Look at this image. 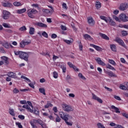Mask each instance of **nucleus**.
I'll return each mask as SVG.
<instances>
[{
  "label": "nucleus",
  "instance_id": "obj_1",
  "mask_svg": "<svg viewBox=\"0 0 128 128\" xmlns=\"http://www.w3.org/2000/svg\"><path fill=\"white\" fill-rule=\"evenodd\" d=\"M30 124L32 126V128H38L36 126V124H40L42 128H46V125L42 122V120H33L32 121L30 122Z\"/></svg>",
  "mask_w": 128,
  "mask_h": 128
},
{
  "label": "nucleus",
  "instance_id": "obj_2",
  "mask_svg": "<svg viewBox=\"0 0 128 128\" xmlns=\"http://www.w3.org/2000/svg\"><path fill=\"white\" fill-rule=\"evenodd\" d=\"M60 118L63 120L68 126H72V124L68 122V118H70L69 114H66L62 112H60Z\"/></svg>",
  "mask_w": 128,
  "mask_h": 128
},
{
  "label": "nucleus",
  "instance_id": "obj_3",
  "mask_svg": "<svg viewBox=\"0 0 128 128\" xmlns=\"http://www.w3.org/2000/svg\"><path fill=\"white\" fill-rule=\"evenodd\" d=\"M114 42H116L120 46H122L123 48H126H126H128V46H126V44H124V40H122L120 38L116 37L114 40Z\"/></svg>",
  "mask_w": 128,
  "mask_h": 128
},
{
  "label": "nucleus",
  "instance_id": "obj_4",
  "mask_svg": "<svg viewBox=\"0 0 128 128\" xmlns=\"http://www.w3.org/2000/svg\"><path fill=\"white\" fill-rule=\"evenodd\" d=\"M19 58L22 60H24L26 62H28V52L21 51Z\"/></svg>",
  "mask_w": 128,
  "mask_h": 128
},
{
  "label": "nucleus",
  "instance_id": "obj_5",
  "mask_svg": "<svg viewBox=\"0 0 128 128\" xmlns=\"http://www.w3.org/2000/svg\"><path fill=\"white\" fill-rule=\"evenodd\" d=\"M62 108L65 112H73L74 108L68 105L67 104H62Z\"/></svg>",
  "mask_w": 128,
  "mask_h": 128
},
{
  "label": "nucleus",
  "instance_id": "obj_6",
  "mask_svg": "<svg viewBox=\"0 0 128 128\" xmlns=\"http://www.w3.org/2000/svg\"><path fill=\"white\" fill-rule=\"evenodd\" d=\"M38 14V10H36L35 9L28 10V16H29V18H34V14Z\"/></svg>",
  "mask_w": 128,
  "mask_h": 128
},
{
  "label": "nucleus",
  "instance_id": "obj_7",
  "mask_svg": "<svg viewBox=\"0 0 128 128\" xmlns=\"http://www.w3.org/2000/svg\"><path fill=\"white\" fill-rule=\"evenodd\" d=\"M119 20L123 22H128V17L126 14H122L119 16Z\"/></svg>",
  "mask_w": 128,
  "mask_h": 128
},
{
  "label": "nucleus",
  "instance_id": "obj_8",
  "mask_svg": "<svg viewBox=\"0 0 128 128\" xmlns=\"http://www.w3.org/2000/svg\"><path fill=\"white\" fill-rule=\"evenodd\" d=\"M10 13L6 10H3L2 18L4 20H8L10 18Z\"/></svg>",
  "mask_w": 128,
  "mask_h": 128
},
{
  "label": "nucleus",
  "instance_id": "obj_9",
  "mask_svg": "<svg viewBox=\"0 0 128 128\" xmlns=\"http://www.w3.org/2000/svg\"><path fill=\"white\" fill-rule=\"evenodd\" d=\"M128 8V3H122L120 4V6L119 8L120 10H126V8Z\"/></svg>",
  "mask_w": 128,
  "mask_h": 128
},
{
  "label": "nucleus",
  "instance_id": "obj_10",
  "mask_svg": "<svg viewBox=\"0 0 128 128\" xmlns=\"http://www.w3.org/2000/svg\"><path fill=\"white\" fill-rule=\"evenodd\" d=\"M92 100H97L100 104H102V100L96 96L94 93H92Z\"/></svg>",
  "mask_w": 128,
  "mask_h": 128
},
{
  "label": "nucleus",
  "instance_id": "obj_11",
  "mask_svg": "<svg viewBox=\"0 0 128 128\" xmlns=\"http://www.w3.org/2000/svg\"><path fill=\"white\" fill-rule=\"evenodd\" d=\"M2 62H4L5 66H8L10 62H8V58L6 56H3L1 57Z\"/></svg>",
  "mask_w": 128,
  "mask_h": 128
},
{
  "label": "nucleus",
  "instance_id": "obj_12",
  "mask_svg": "<svg viewBox=\"0 0 128 128\" xmlns=\"http://www.w3.org/2000/svg\"><path fill=\"white\" fill-rule=\"evenodd\" d=\"M30 44V42H25L24 40H22L20 43V48H24L26 46H28V44Z\"/></svg>",
  "mask_w": 128,
  "mask_h": 128
},
{
  "label": "nucleus",
  "instance_id": "obj_13",
  "mask_svg": "<svg viewBox=\"0 0 128 128\" xmlns=\"http://www.w3.org/2000/svg\"><path fill=\"white\" fill-rule=\"evenodd\" d=\"M90 46H92V48H95V50H98V52L102 51V48L100 47L99 46L94 45V44H90Z\"/></svg>",
  "mask_w": 128,
  "mask_h": 128
},
{
  "label": "nucleus",
  "instance_id": "obj_14",
  "mask_svg": "<svg viewBox=\"0 0 128 128\" xmlns=\"http://www.w3.org/2000/svg\"><path fill=\"white\" fill-rule=\"evenodd\" d=\"M9 76V78H14L16 76V73H14V72H9L6 75H2L3 76Z\"/></svg>",
  "mask_w": 128,
  "mask_h": 128
},
{
  "label": "nucleus",
  "instance_id": "obj_15",
  "mask_svg": "<svg viewBox=\"0 0 128 128\" xmlns=\"http://www.w3.org/2000/svg\"><path fill=\"white\" fill-rule=\"evenodd\" d=\"M95 60L98 62V64H100V66H106V63L102 62V60H100V58H97Z\"/></svg>",
  "mask_w": 128,
  "mask_h": 128
},
{
  "label": "nucleus",
  "instance_id": "obj_16",
  "mask_svg": "<svg viewBox=\"0 0 128 128\" xmlns=\"http://www.w3.org/2000/svg\"><path fill=\"white\" fill-rule=\"evenodd\" d=\"M99 35L102 38H104V40H110V38L106 34H104L102 33H99Z\"/></svg>",
  "mask_w": 128,
  "mask_h": 128
},
{
  "label": "nucleus",
  "instance_id": "obj_17",
  "mask_svg": "<svg viewBox=\"0 0 128 128\" xmlns=\"http://www.w3.org/2000/svg\"><path fill=\"white\" fill-rule=\"evenodd\" d=\"M88 22L91 26H94V20L92 19V18L89 17L88 19Z\"/></svg>",
  "mask_w": 128,
  "mask_h": 128
},
{
  "label": "nucleus",
  "instance_id": "obj_18",
  "mask_svg": "<svg viewBox=\"0 0 128 128\" xmlns=\"http://www.w3.org/2000/svg\"><path fill=\"white\" fill-rule=\"evenodd\" d=\"M83 36L86 40H92V38L88 34H85L83 35Z\"/></svg>",
  "mask_w": 128,
  "mask_h": 128
},
{
  "label": "nucleus",
  "instance_id": "obj_19",
  "mask_svg": "<svg viewBox=\"0 0 128 128\" xmlns=\"http://www.w3.org/2000/svg\"><path fill=\"white\" fill-rule=\"evenodd\" d=\"M36 26H40V28H48V26L42 22H37L36 24Z\"/></svg>",
  "mask_w": 128,
  "mask_h": 128
},
{
  "label": "nucleus",
  "instance_id": "obj_20",
  "mask_svg": "<svg viewBox=\"0 0 128 128\" xmlns=\"http://www.w3.org/2000/svg\"><path fill=\"white\" fill-rule=\"evenodd\" d=\"M3 6H4L5 8H12V4L10 2H6V3H3L2 4Z\"/></svg>",
  "mask_w": 128,
  "mask_h": 128
},
{
  "label": "nucleus",
  "instance_id": "obj_21",
  "mask_svg": "<svg viewBox=\"0 0 128 128\" xmlns=\"http://www.w3.org/2000/svg\"><path fill=\"white\" fill-rule=\"evenodd\" d=\"M104 72L106 74H108L110 76H115V74L112 72V71H106L105 70Z\"/></svg>",
  "mask_w": 128,
  "mask_h": 128
},
{
  "label": "nucleus",
  "instance_id": "obj_22",
  "mask_svg": "<svg viewBox=\"0 0 128 128\" xmlns=\"http://www.w3.org/2000/svg\"><path fill=\"white\" fill-rule=\"evenodd\" d=\"M42 12L44 14H52V12L50 10L48 9L42 8Z\"/></svg>",
  "mask_w": 128,
  "mask_h": 128
},
{
  "label": "nucleus",
  "instance_id": "obj_23",
  "mask_svg": "<svg viewBox=\"0 0 128 128\" xmlns=\"http://www.w3.org/2000/svg\"><path fill=\"white\" fill-rule=\"evenodd\" d=\"M110 48L112 52H116V44H113L110 45Z\"/></svg>",
  "mask_w": 128,
  "mask_h": 128
},
{
  "label": "nucleus",
  "instance_id": "obj_24",
  "mask_svg": "<svg viewBox=\"0 0 128 128\" xmlns=\"http://www.w3.org/2000/svg\"><path fill=\"white\" fill-rule=\"evenodd\" d=\"M112 108L113 110H114L116 114L120 113V109H118V108L114 106H112Z\"/></svg>",
  "mask_w": 128,
  "mask_h": 128
},
{
  "label": "nucleus",
  "instance_id": "obj_25",
  "mask_svg": "<svg viewBox=\"0 0 128 128\" xmlns=\"http://www.w3.org/2000/svg\"><path fill=\"white\" fill-rule=\"evenodd\" d=\"M109 24H110V26H116V22H114L110 18H109Z\"/></svg>",
  "mask_w": 128,
  "mask_h": 128
},
{
  "label": "nucleus",
  "instance_id": "obj_26",
  "mask_svg": "<svg viewBox=\"0 0 128 128\" xmlns=\"http://www.w3.org/2000/svg\"><path fill=\"white\" fill-rule=\"evenodd\" d=\"M29 34L31 35L34 34V28L30 27V28Z\"/></svg>",
  "mask_w": 128,
  "mask_h": 128
},
{
  "label": "nucleus",
  "instance_id": "obj_27",
  "mask_svg": "<svg viewBox=\"0 0 128 128\" xmlns=\"http://www.w3.org/2000/svg\"><path fill=\"white\" fill-rule=\"evenodd\" d=\"M61 68L62 69V72L65 73L66 72V64H63L60 66Z\"/></svg>",
  "mask_w": 128,
  "mask_h": 128
},
{
  "label": "nucleus",
  "instance_id": "obj_28",
  "mask_svg": "<svg viewBox=\"0 0 128 128\" xmlns=\"http://www.w3.org/2000/svg\"><path fill=\"white\" fill-rule=\"evenodd\" d=\"M26 12V8H22V9L18 10H17L18 14H22L24 12Z\"/></svg>",
  "mask_w": 128,
  "mask_h": 128
},
{
  "label": "nucleus",
  "instance_id": "obj_29",
  "mask_svg": "<svg viewBox=\"0 0 128 128\" xmlns=\"http://www.w3.org/2000/svg\"><path fill=\"white\" fill-rule=\"evenodd\" d=\"M39 92H40V94H42L46 96V90H44V88H40Z\"/></svg>",
  "mask_w": 128,
  "mask_h": 128
},
{
  "label": "nucleus",
  "instance_id": "obj_30",
  "mask_svg": "<svg viewBox=\"0 0 128 128\" xmlns=\"http://www.w3.org/2000/svg\"><path fill=\"white\" fill-rule=\"evenodd\" d=\"M2 46H4L6 48H10V46L8 45V42H4L2 44Z\"/></svg>",
  "mask_w": 128,
  "mask_h": 128
},
{
  "label": "nucleus",
  "instance_id": "obj_31",
  "mask_svg": "<svg viewBox=\"0 0 128 128\" xmlns=\"http://www.w3.org/2000/svg\"><path fill=\"white\" fill-rule=\"evenodd\" d=\"M9 113L11 114V116H16L14 109H10Z\"/></svg>",
  "mask_w": 128,
  "mask_h": 128
},
{
  "label": "nucleus",
  "instance_id": "obj_32",
  "mask_svg": "<svg viewBox=\"0 0 128 128\" xmlns=\"http://www.w3.org/2000/svg\"><path fill=\"white\" fill-rule=\"evenodd\" d=\"M78 76L80 78H82V80H86V77L83 76L82 73H79Z\"/></svg>",
  "mask_w": 128,
  "mask_h": 128
},
{
  "label": "nucleus",
  "instance_id": "obj_33",
  "mask_svg": "<svg viewBox=\"0 0 128 128\" xmlns=\"http://www.w3.org/2000/svg\"><path fill=\"white\" fill-rule=\"evenodd\" d=\"M106 68H109V70H116V68L112 66L110 64H108L106 66Z\"/></svg>",
  "mask_w": 128,
  "mask_h": 128
},
{
  "label": "nucleus",
  "instance_id": "obj_34",
  "mask_svg": "<svg viewBox=\"0 0 128 128\" xmlns=\"http://www.w3.org/2000/svg\"><path fill=\"white\" fill-rule=\"evenodd\" d=\"M100 18L108 23V18L106 16H100Z\"/></svg>",
  "mask_w": 128,
  "mask_h": 128
},
{
  "label": "nucleus",
  "instance_id": "obj_35",
  "mask_svg": "<svg viewBox=\"0 0 128 128\" xmlns=\"http://www.w3.org/2000/svg\"><path fill=\"white\" fill-rule=\"evenodd\" d=\"M64 42H66L68 44H72L74 42V40L72 39V40H64Z\"/></svg>",
  "mask_w": 128,
  "mask_h": 128
},
{
  "label": "nucleus",
  "instance_id": "obj_36",
  "mask_svg": "<svg viewBox=\"0 0 128 128\" xmlns=\"http://www.w3.org/2000/svg\"><path fill=\"white\" fill-rule=\"evenodd\" d=\"M26 110H27L28 112H34V109L32 110V108H30V107L28 105H27L26 107Z\"/></svg>",
  "mask_w": 128,
  "mask_h": 128
},
{
  "label": "nucleus",
  "instance_id": "obj_37",
  "mask_svg": "<svg viewBox=\"0 0 128 128\" xmlns=\"http://www.w3.org/2000/svg\"><path fill=\"white\" fill-rule=\"evenodd\" d=\"M21 78H24V80H27V82H32V81H30V80L28 79V78L26 76H21Z\"/></svg>",
  "mask_w": 128,
  "mask_h": 128
},
{
  "label": "nucleus",
  "instance_id": "obj_38",
  "mask_svg": "<svg viewBox=\"0 0 128 128\" xmlns=\"http://www.w3.org/2000/svg\"><path fill=\"white\" fill-rule=\"evenodd\" d=\"M21 78H24V80H27V82H32V81H30V80L28 79V78L26 76H21Z\"/></svg>",
  "mask_w": 128,
  "mask_h": 128
},
{
  "label": "nucleus",
  "instance_id": "obj_39",
  "mask_svg": "<svg viewBox=\"0 0 128 128\" xmlns=\"http://www.w3.org/2000/svg\"><path fill=\"white\" fill-rule=\"evenodd\" d=\"M21 78H24V80H27V82H32V81H30V80L28 79V78L26 76H21Z\"/></svg>",
  "mask_w": 128,
  "mask_h": 128
},
{
  "label": "nucleus",
  "instance_id": "obj_40",
  "mask_svg": "<svg viewBox=\"0 0 128 128\" xmlns=\"http://www.w3.org/2000/svg\"><path fill=\"white\" fill-rule=\"evenodd\" d=\"M21 78H24V80H27V82H32V81H30V80L28 79V78L26 76H21Z\"/></svg>",
  "mask_w": 128,
  "mask_h": 128
},
{
  "label": "nucleus",
  "instance_id": "obj_41",
  "mask_svg": "<svg viewBox=\"0 0 128 128\" xmlns=\"http://www.w3.org/2000/svg\"><path fill=\"white\" fill-rule=\"evenodd\" d=\"M42 34L43 36H44V38H48V33H46V32H43Z\"/></svg>",
  "mask_w": 128,
  "mask_h": 128
},
{
  "label": "nucleus",
  "instance_id": "obj_42",
  "mask_svg": "<svg viewBox=\"0 0 128 128\" xmlns=\"http://www.w3.org/2000/svg\"><path fill=\"white\" fill-rule=\"evenodd\" d=\"M50 106H52V104L48 102L46 105L44 106V108H48Z\"/></svg>",
  "mask_w": 128,
  "mask_h": 128
},
{
  "label": "nucleus",
  "instance_id": "obj_43",
  "mask_svg": "<svg viewBox=\"0 0 128 128\" xmlns=\"http://www.w3.org/2000/svg\"><path fill=\"white\" fill-rule=\"evenodd\" d=\"M96 8H97V10L100 8V7L102 6L100 5V2H97V3L96 4Z\"/></svg>",
  "mask_w": 128,
  "mask_h": 128
},
{
  "label": "nucleus",
  "instance_id": "obj_44",
  "mask_svg": "<svg viewBox=\"0 0 128 128\" xmlns=\"http://www.w3.org/2000/svg\"><path fill=\"white\" fill-rule=\"evenodd\" d=\"M53 76L54 78H58V74L56 72H53Z\"/></svg>",
  "mask_w": 128,
  "mask_h": 128
},
{
  "label": "nucleus",
  "instance_id": "obj_45",
  "mask_svg": "<svg viewBox=\"0 0 128 128\" xmlns=\"http://www.w3.org/2000/svg\"><path fill=\"white\" fill-rule=\"evenodd\" d=\"M97 126L98 128H106L100 122L97 124Z\"/></svg>",
  "mask_w": 128,
  "mask_h": 128
},
{
  "label": "nucleus",
  "instance_id": "obj_46",
  "mask_svg": "<svg viewBox=\"0 0 128 128\" xmlns=\"http://www.w3.org/2000/svg\"><path fill=\"white\" fill-rule=\"evenodd\" d=\"M19 30L21 32H24L26 30V26H22L20 28Z\"/></svg>",
  "mask_w": 128,
  "mask_h": 128
},
{
  "label": "nucleus",
  "instance_id": "obj_47",
  "mask_svg": "<svg viewBox=\"0 0 128 128\" xmlns=\"http://www.w3.org/2000/svg\"><path fill=\"white\" fill-rule=\"evenodd\" d=\"M34 112L33 111V112H34V114H36V116H40V112L38 111V110L34 109Z\"/></svg>",
  "mask_w": 128,
  "mask_h": 128
},
{
  "label": "nucleus",
  "instance_id": "obj_48",
  "mask_svg": "<svg viewBox=\"0 0 128 128\" xmlns=\"http://www.w3.org/2000/svg\"><path fill=\"white\" fill-rule=\"evenodd\" d=\"M108 62L110 64H112L113 66H116V62L114 60H109Z\"/></svg>",
  "mask_w": 128,
  "mask_h": 128
},
{
  "label": "nucleus",
  "instance_id": "obj_49",
  "mask_svg": "<svg viewBox=\"0 0 128 128\" xmlns=\"http://www.w3.org/2000/svg\"><path fill=\"white\" fill-rule=\"evenodd\" d=\"M120 88L123 90H126L127 89L126 86L124 85H120Z\"/></svg>",
  "mask_w": 128,
  "mask_h": 128
},
{
  "label": "nucleus",
  "instance_id": "obj_50",
  "mask_svg": "<svg viewBox=\"0 0 128 128\" xmlns=\"http://www.w3.org/2000/svg\"><path fill=\"white\" fill-rule=\"evenodd\" d=\"M14 5L15 6H20V2H14Z\"/></svg>",
  "mask_w": 128,
  "mask_h": 128
},
{
  "label": "nucleus",
  "instance_id": "obj_51",
  "mask_svg": "<svg viewBox=\"0 0 128 128\" xmlns=\"http://www.w3.org/2000/svg\"><path fill=\"white\" fill-rule=\"evenodd\" d=\"M122 36H128V32L127 31H122Z\"/></svg>",
  "mask_w": 128,
  "mask_h": 128
},
{
  "label": "nucleus",
  "instance_id": "obj_52",
  "mask_svg": "<svg viewBox=\"0 0 128 128\" xmlns=\"http://www.w3.org/2000/svg\"><path fill=\"white\" fill-rule=\"evenodd\" d=\"M21 52L22 51L14 52V54L15 56H19V58H20Z\"/></svg>",
  "mask_w": 128,
  "mask_h": 128
},
{
  "label": "nucleus",
  "instance_id": "obj_53",
  "mask_svg": "<svg viewBox=\"0 0 128 128\" xmlns=\"http://www.w3.org/2000/svg\"><path fill=\"white\" fill-rule=\"evenodd\" d=\"M60 28H61V30H66V26L64 25H61Z\"/></svg>",
  "mask_w": 128,
  "mask_h": 128
},
{
  "label": "nucleus",
  "instance_id": "obj_54",
  "mask_svg": "<svg viewBox=\"0 0 128 128\" xmlns=\"http://www.w3.org/2000/svg\"><path fill=\"white\" fill-rule=\"evenodd\" d=\"M13 92H14V94H18V92H20V90L16 88H14L13 90Z\"/></svg>",
  "mask_w": 128,
  "mask_h": 128
},
{
  "label": "nucleus",
  "instance_id": "obj_55",
  "mask_svg": "<svg viewBox=\"0 0 128 128\" xmlns=\"http://www.w3.org/2000/svg\"><path fill=\"white\" fill-rule=\"evenodd\" d=\"M18 118H20V120H24V115H19L18 116Z\"/></svg>",
  "mask_w": 128,
  "mask_h": 128
},
{
  "label": "nucleus",
  "instance_id": "obj_56",
  "mask_svg": "<svg viewBox=\"0 0 128 128\" xmlns=\"http://www.w3.org/2000/svg\"><path fill=\"white\" fill-rule=\"evenodd\" d=\"M62 8L64 10H68V6H66V4L63 3Z\"/></svg>",
  "mask_w": 128,
  "mask_h": 128
},
{
  "label": "nucleus",
  "instance_id": "obj_57",
  "mask_svg": "<svg viewBox=\"0 0 128 128\" xmlns=\"http://www.w3.org/2000/svg\"><path fill=\"white\" fill-rule=\"evenodd\" d=\"M68 64L70 68H72L73 66H74L70 62H68Z\"/></svg>",
  "mask_w": 128,
  "mask_h": 128
},
{
  "label": "nucleus",
  "instance_id": "obj_58",
  "mask_svg": "<svg viewBox=\"0 0 128 128\" xmlns=\"http://www.w3.org/2000/svg\"><path fill=\"white\" fill-rule=\"evenodd\" d=\"M110 126H118V124H116V123L114 122H110Z\"/></svg>",
  "mask_w": 128,
  "mask_h": 128
},
{
  "label": "nucleus",
  "instance_id": "obj_59",
  "mask_svg": "<svg viewBox=\"0 0 128 128\" xmlns=\"http://www.w3.org/2000/svg\"><path fill=\"white\" fill-rule=\"evenodd\" d=\"M114 98L116 100H122V98H120V97L118 96H114Z\"/></svg>",
  "mask_w": 128,
  "mask_h": 128
},
{
  "label": "nucleus",
  "instance_id": "obj_60",
  "mask_svg": "<svg viewBox=\"0 0 128 128\" xmlns=\"http://www.w3.org/2000/svg\"><path fill=\"white\" fill-rule=\"evenodd\" d=\"M57 37H58V36L55 34H53L51 36L52 38H56Z\"/></svg>",
  "mask_w": 128,
  "mask_h": 128
},
{
  "label": "nucleus",
  "instance_id": "obj_61",
  "mask_svg": "<svg viewBox=\"0 0 128 128\" xmlns=\"http://www.w3.org/2000/svg\"><path fill=\"white\" fill-rule=\"evenodd\" d=\"M16 125L18 126L19 128H22V126L20 122H16Z\"/></svg>",
  "mask_w": 128,
  "mask_h": 128
},
{
  "label": "nucleus",
  "instance_id": "obj_62",
  "mask_svg": "<svg viewBox=\"0 0 128 128\" xmlns=\"http://www.w3.org/2000/svg\"><path fill=\"white\" fill-rule=\"evenodd\" d=\"M20 104H26V100H20Z\"/></svg>",
  "mask_w": 128,
  "mask_h": 128
},
{
  "label": "nucleus",
  "instance_id": "obj_63",
  "mask_svg": "<svg viewBox=\"0 0 128 128\" xmlns=\"http://www.w3.org/2000/svg\"><path fill=\"white\" fill-rule=\"evenodd\" d=\"M2 26H4V28H10L8 25V24L6 23H3Z\"/></svg>",
  "mask_w": 128,
  "mask_h": 128
},
{
  "label": "nucleus",
  "instance_id": "obj_64",
  "mask_svg": "<svg viewBox=\"0 0 128 128\" xmlns=\"http://www.w3.org/2000/svg\"><path fill=\"white\" fill-rule=\"evenodd\" d=\"M122 116H124L125 118H128V114H126V113H122Z\"/></svg>",
  "mask_w": 128,
  "mask_h": 128
}]
</instances>
